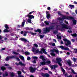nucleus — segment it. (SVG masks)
<instances>
[{
  "instance_id": "473e14b6",
  "label": "nucleus",
  "mask_w": 77,
  "mask_h": 77,
  "mask_svg": "<svg viewBox=\"0 0 77 77\" xmlns=\"http://www.w3.org/2000/svg\"><path fill=\"white\" fill-rule=\"evenodd\" d=\"M13 54H15V55H18V54H18L15 51H13Z\"/></svg>"
},
{
  "instance_id": "a878e982",
  "label": "nucleus",
  "mask_w": 77,
  "mask_h": 77,
  "mask_svg": "<svg viewBox=\"0 0 77 77\" xmlns=\"http://www.w3.org/2000/svg\"><path fill=\"white\" fill-rule=\"evenodd\" d=\"M50 15H51L50 14H48L47 15L46 17L47 18V19H49V18H50Z\"/></svg>"
},
{
  "instance_id": "4c0bfd02",
  "label": "nucleus",
  "mask_w": 77,
  "mask_h": 77,
  "mask_svg": "<svg viewBox=\"0 0 77 77\" xmlns=\"http://www.w3.org/2000/svg\"><path fill=\"white\" fill-rule=\"evenodd\" d=\"M46 63H48V64H50L51 63V61L50 60L47 61L45 62Z\"/></svg>"
},
{
  "instance_id": "423d86ee",
  "label": "nucleus",
  "mask_w": 77,
  "mask_h": 77,
  "mask_svg": "<svg viewBox=\"0 0 77 77\" xmlns=\"http://www.w3.org/2000/svg\"><path fill=\"white\" fill-rule=\"evenodd\" d=\"M56 60L58 65H59L60 66H62V64L60 63V62L62 61V59L60 58H56Z\"/></svg>"
},
{
  "instance_id": "c756f323",
  "label": "nucleus",
  "mask_w": 77,
  "mask_h": 77,
  "mask_svg": "<svg viewBox=\"0 0 77 77\" xmlns=\"http://www.w3.org/2000/svg\"><path fill=\"white\" fill-rule=\"evenodd\" d=\"M44 23L47 26L49 25V23L48 22V21H45Z\"/></svg>"
},
{
  "instance_id": "f704fd0d",
  "label": "nucleus",
  "mask_w": 77,
  "mask_h": 77,
  "mask_svg": "<svg viewBox=\"0 0 77 77\" xmlns=\"http://www.w3.org/2000/svg\"><path fill=\"white\" fill-rule=\"evenodd\" d=\"M27 22L29 23H32V20L30 19H29L27 20Z\"/></svg>"
},
{
  "instance_id": "8fccbe9b",
  "label": "nucleus",
  "mask_w": 77,
  "mask_h": 77,
  "mask_svg": "<svg viewBox=\"0 0 77 77\" xmlns=\"http://www.w3.org/2000/svg\"><path fill=\"white\" fill-rule=\"evenodd\" d=\"M25 29L26 30H30V28L28 27H27L26 28H25Z\"/></svg>"
},
{
  "instance_id": "58836bf2",
  "label": "nucleus",
  "mask_w": 77,
  "mask_h": 77,
  "mask_svg": "<svg viewBox=\"0 0 77 77\" xmlns=\"http://www.w3.org/2000/svg\"><path fill=\"white\" fill-rule=\"evenodd\" d=\"M45 77H50V75L47 73H45Z\"/></svg>"
},
{
  "instance_id": "c9c22d12",
  "label": "nucleus",
  "mask_w": 77,
  "mask_h": 77,
  "mask_svg": "<svg viewBox=\"0 0 77 77\" xmlns=\"http://www.w3.org/2000/svg\"><path fill=\"white\" fill-rule=\"evenodd\" d=\"M39 36L40 37V38H43L44 37V35H39Z\"/></svg>"
},
{
  "instance_id": "20e7f679",
  "label": "nucleus",
  "mask_w": 77,
  "mask_h": 77,
  "mask_svg": "<svg viewBox=\"0 0 77 77\" xmlns=\"http://www.w3.org/2000/svg\"><path fill=\"white\" fill-rule=\"evenodd\" d=\"M63 41H64V42H67V43H65V45L66 46H68V45H71V42L69 40L67 39L66 38H64L63 39Z\"/></svg>"
},
{
  "instance_id": "79ce46f5",
  "label": "nucleus",
  "mask_w": 77,
  "mask_h": 77,
  "mask_svg": "<svg viewBox=\"0 0 77 77\" xmlns=\"http://www.w3.org/2000/svg\"><path fill=\"white\" fill-rule=\"evenodd\" d=\"M73 60L74 61V62H75L77 61V58H73Z\"/></svg>"
},
{
  "instance_id": "9b49d317",
  "label": "nucleus",
  "mask_w": 77,
  "mask_h": 77,
  "mask_svg": "<svg viewBox=\"0 0 77 77\" xmlns=\"http://www.w3.org/2000/svg\"><path fill=\"white\" fill-rule=\"evenodd\" d=\"M13 57H14V56H8L6 57L5 58V60H6V61H8V60H9V59H13Z\"/></svg>"
},
{
  "instance_id": "dca6fc26",
  "label": "nucleus",
  "mask_w": 77,
  "mask_h": 77,
  "mask_svg": "<svg viewBox=\"0 0 77 77\" xmlns=\"http://www.w3.org/2000/svg\"><path fill=\"white\" fill-rule=\"evenodd\" d=\"M35 53H39L40 54H43V52H42L41 51H39V49H38L37 50L35 51Z\"/></svg>"
},
{
  "instance_id": "9d476101",
  "label": "nucleus",
  "mask_w": 77,
  "mask_h": 77,
  "mask_svg": "<svg viewBox=\"0 0 77 77\" xmlns=\"http://www.w3.org/2000/svg\"><path fill=\"white\" fill-rule=\"evenodd\" d=\"M60 48H61L62 50H69V48H64V46H60Z\"/></svg>"
},
{
  "instance_id": "7c9ffc66",
  "label": "nucleus",
  "mask_w": 77,
  "mask_h": 77,
  "mask_svg": "<svg viewBox=\"0 0 77 77\" xmlns=\"http://www.w3.org/2000/svg\"><path fill=\"white\" fill-rule=\"evenodd\" d=\"M31 35H37V33L36 32L33 33L31 32Z\"/></svg>"
},
{
  "instance_id": "39448f33",
  "label": "nucleus",
  "mask_w": 77,
  "mask_h": 77,
  "mask_svg": "<svg viewBox=\"0 0 77 77\" xmlns=\"http://www.w3.org/2000/svg\"><path fill=\"white\" fill-rule=\"evenodd\" d=\"M29 69L30 71V72L33 73L36 70V68L35 67L33 68L32 66H30L29 67Z\"/></svg>"
},
{
  "instance_id": "c03bdc74",
  "label": "nucleus",
  "mask_w": 77,
  "mask_h": 77,
  "mask_svg": "<svg viewBox=\"0 0 77 77\" xmlns=\"http://www.w3.org/2000/svg\"><path fill=\"white\" fill-rule=\"evenodd\" d=\"M51 55L52 56H56V54L53 53H51Z\"/></svg>"
},
{
  "instance_id": "aec40b11",
  "label": "nucleus",
  "mask_w": 77,
  "mask_h": 77,
  "mask_svg": "<svg viewBox=\"0 0 77 77\" xmlns=\"http://www.w3.org/2000/svg\"><path fill=\"white\" fill-rule=\"evenodd\" d=\"M72 62H71V61L69 60H68L67 61V63L69 65V66H71V63Z\"/></svg>"
},
{
  "instance_id": "338daca9",
  "label": "nucleus",
  "mask_w": 77,
  "mask_h": 77,
  "mask_svg": "<svg viewBox=\"0 0 77 77\" xmlns=\"http://www.w3.org/2000/svg\"><path fill=\"white\" fill-rule=\"evenodd\" d=\"M72 42H75V40L72 39Z\"/></svg>"
},
{
  "instance_id": "393cba45",
  "label": "nucleus",
  "mask_w": 77,
  "mask_h": 77,
  "mask_svg": "<svg viewBox=\"0 0 77 77\" xmlns=\"http://www.w3.org/2000/svg\"><path fill=\"white\" fill-rule=\"evenodd\" d=\"M57 38L58 39H62V37L61 36H59V35H57Z\"/></svg>"
},
{
  "instance_id": "052dcab7",
  "label": "nucleus",
  "mask_w": 77,
  "mask_h": 77,
  "mask_svg": "<svg viewBox=\"0 0 77 77\" xmlns=\"http://www.w3.org/2000/svg\"><path fill=\"white\" fill-rule=\"evenodd\" d=\"M8 68L9 69H11L12 67L10 66H9V67H8Z\"/></svg>"
},
{
  "instance_id": "2f4dec72",
  "label": "nucleus",
  "mask_w": 77,
  "mask_h": 77,
  "mask_svg": "<svg viewBox=\"0 0 77 77\" xmlns=\"http://www.w3.org/2000/svg\"><path fill=\"white\" fill-rule=\"evenodd\" d=\"M69 6H70L69 7L70 8H74V5H69Z\"/></svg>"
},
{
  "instance_id": "0eeeda50",
  "label": "nucleus",
  "mask_w": 77,
  "mask_h": 77,
  "mask_svg": "<svg viewBox=\"0 0 77 77\" xmlns=\"http://www.w3.org/2000/svg\"><path fill=\"white\" fill-rule=\"evenodd\" d=\"M57 49H55V48H54L52 50H51V52H53V53H54V52H55L56 53V54H59V50H58V49L56 48Z\"/></svg>"
},
{
  "instance_id": "ddd939ff",
  "label": "nucleus",
  "mask_w": 77,
  "mask_h": 77,
  "mask_svg": "<svg viewBox=\"0 0 77 77\" xmlns=\"http://www.w3.org/2000/svg\"><path fill=\"white\" fill-rule=\"evenodd\" d=\"M41 51H42V52L43 51V53H44V54H45L47 55L48 54H47V52H46V51H45V49L44 48H42Z\"/></svg>"
},
{
  "instance_id": "4468645a",
  "label": "nucleus",
  "mask_w": 77,
  "mask_h": 77,
  "mask_svg": "<svg viewBox=\"0 0 77 77\" xmlns=\"http://www.w3.org/2000/svg\"><path fill=\"white\" fill-rule=\"evenodd\" d=\"M57 66V65H54L51 66L50 67L51 69H56V68Z\"/></svg>"
},
{
  "instance_id": "72a5a7b5",
  "label": "nucleus",
  "mask_w": 77,
  "mask_h": 77,
  "mask_svg": "<svg viewBox=\"0 0 77 77\" xmlns=\"http://www.w3.org/2000/svg\"><path fill=\"white\" fill-rule=\"evenodd\" d=\"M11 77H14V75H15V74L14 73V72H12L11 74H10Z\"/></svg>"
},
{
  "instance_id": "b1692460",
  "label": "nucleus",
  "mask_w": 77,
  "mask_h": 77,
  "mask_svg": "<svg viewBox=\"0 0 77 77\" xmlns=\"http://www.w3.org/2000/svg\"><path fill=\"white\" fill-rule=\"evenodd\" d=\"M20 66H26V65H25L22 62L20 61Z\"/></svg>"
},
{
  "instance_id": "bf43d9fd",
  "label": "nucleus",
  "mask_w": 77,
  "mask_h": 77,
  "mask_svg": "<svg viewBox=\"0 0 77 77\" xmlns=\"http://www.w3.org/2000/svg\"><path fill=\"white\" fill-rule=\"evenodd\" d=\"M51 9V8H50V7H48L47 8V9H48V10H50Z\"/></svg>"
},
{
  "instance_id": "e433bc0d",
  "label": "nucleus",
  "mask_w": 77,
  "mask_h": 77,
  "mask_svg": "<svg viewBox=\"0 0 77 77\" xmlns=\"http://www.w3.org/2000/svg\"><path fill=\"white\" fill-rule=\"evenodd\" d=\"M5 27L6 29H9V28L8 27V26L7 24L5 25Z\"/></svg>"
},
{
  "instance_id": "f03ea898",
  "label": "nucleus",
  "mask_w": 77,
  "mask_h": 77,
  "mask_svg": "<svg viewBox=\"0 0 77 77\" xmlns=\"http://www.w3.org/2000/svg\"><path fill=\"white\" fill-rule=\"evenodd\" d=\"M54 25H52L49 27H46L45 28V30H44L43 32L45 33H48L50 32L51 30H54Z\"/></svg>"
},
{
  "instance_id": "a19ab883",
  "label": "nucleus",
  "mask_w": 77,
  "mask_h": 77,
  "mask_svg": "<svg viewBox=\"0 0 77 77\" xmlns=\"http://www.w3.org/2000/svg\"><path fill=\"white\" fill-rule=\"evenodd\" d=\"M41 75L42 77H45V74L42 73L41 74Z\"/></svg>"
},
{
  "instance_id": "49530a36",
  "label": "nucleus",
  "mask_w": 77,
  "mask_h": 77,
  "mask_svg": "<svg viewBox=\"0 0 77 77\" xmlns=\"http://www.w3.org/2000/svg\"><path fill=\"white\" fill-rule=\"evenodd\" d=\"M34 45L36 48H38V45H37V44H34Z\"/></svg>"
},
{
  "instance_id": "37998d69",
  "label": "nucleus",
  "mask_w": 77,
  "mask_h": 77,
  "mask_svg": "<svg viewBox=\"0 0 77 77\" xmlns=\"http://www.w3.org/2000/svg\"><path fill=\"white\" fill-rule=\"evenodd\" d=\"M32 58L35 60H37V59H38V57H33Z\"/></svg>"
},
{
  "instance_id": "0e129e2a",
  "label": "nucleus",
  "mask_w": 77,
  "mask_h": 77,
  "mask_svg": "<svg viewBox=\"0 0 77 77\" xmlns=\"http://www.w3.org/2000/svg\"><path fill=\"white\" fill-rule=\"evenodd\" d=\"M54 33H57L58 32H57V31H54Z\"/></svg>"
},
{
  "instance_id": "6e6552de",
  "label": "nucleus",
  "mask_w": 77,
  "mask_h": 77,
  "mask_svg": "<svg viewBox=\"0 0 77 77\" xmlns=\"http://www.w3.org/2000/svg\"><path fill=\"white\" fill-rule=\"evenodd\" d=\"M60 24L62 26L63 29H68V27L65 24H62V22H60Z\"/></svg>"
},
{
  "instance_id": "bb28decb",
  "label": "nucleus",
  "mask_w": 77,
  "mask_h": 77,
  "mask_svg": "<svg viewBox=\"0 0 77 77\" xmlns=\"http://www.w3.org/2000/svg\"><path fill=\"white\" fill-rule=\"evenodd\" d=\"M73 53L75 54L77 53V49H74Z\"/></svg>"
},
{
  "instance_id": "864d4df0",
  "label": "nucleus",
  "mask_w": 77,
  "mask_h": 77,
  "mask_svg": "<svg viewBox=\"0 0 77 77\" xmlns=\"http://www.w3.org/2000/svg\"><path fill=\"white\" fill-rule=\"evenodd\" d=\"M32 62L33 63H36V60L32 61Z\"/></svg>"
},
{
  "instance_id": "2eb2a0df",
  "label": "nucleus",
  "mask_w": 77,
  "mask_h": 77,
  "mask_svg": "<svg viewBox=\"0 0 77 77\" xmlns=\"http://www.w3.org/2000/svg\"><path fill=\"white\" fill-rule=\"evenodd\" d=\"M25 22H26V20H23L21 25V27H23L24 26V25L25 24Z\"/></svg>"
},
{
  "instance_id": "6ab92c4d",
  "label": "nucleus",
  "mask_w": 77,
  "mask_h": 77,
  "mask_svg": "<svg viewBox=\"0 0 77 77\" xmlns=\"http://www.w3.org/2000/svg\"><path fill=\"white\" fill-rule=\"evenodd\" d=\"M20 58L23 61H24V57L21 55H20Z\"/></svg>"
},
{
  "instance_id": "5701e85b",
  "label": "nucleus",
  "mask_w": 77,
  "mask_h": 77,
  "mask_svg": "<svg viewBox=\"0 0 77 77\" xmlns=\"http://www.w3.org/2000/svg\"><path fill=\"white\" fill-rule=\"evenodd\" d=\"M14 57L13 58V59H16L17 60H18L19 62H20V58L19 57H17L15 56H14Z\"/></svg>"
},
{
  "instance_id": "5fc2aeb1",
  "label": "nucleus",
  "mask_w": 77,
  "mask_h": 77,
  "mask_svg": "<svg viewBox=\"0 0 77 77\" xmlns=\"http://www.w3.org/2000/svg\"><path fill=\"white\" fill-rule=\"evenodd\" d=\"M17 74H18V77H20V71H17Z\"/></svg>"
},
{
  "instance_id": "f3484780",
  "label": "nucleus",
  "mask_w": 77,
  "mask_h": 77,
  "mask_svg": "<svg viewBox=\"0 0 77 77\" xmlns=\"http://www.w3.org/2000/svg\"><path fill=\"white\" fill-rule=\"evenodd\" d=\"M35 32H38L39 33H41L42 32V30L40 29H37L35 31Z\"/></svg>"
},
{
  "instance_id": "4d7b16f0",
  "label": "nucleus",
  "mask_w": 77,
  "mask_h": 77,
  "mask_svg": "<svg viewBox=\"0 0 77 77\" xmlns=\"http://www.w3.org/2000/svg\"><path fill=\"white\" fill-rule=\"evenodd\" d=\"M52 46H53L54 47L56 46V44H55V43H53L52 44Z\"/></svg>"
},
{
  "instance_id": "4be33fe9",
  "label": "nucleus",
  "mask_w": 77,
  "mask_h": 77,
  "mask_svg": "<svg viewBox=\"0 0 77 77\" xmlns=\"http://www.w3.org/2000/svg\"><path fill=\"white\" fill-rule=\"evenodd\" d=\"M72 23L74 25H76V24H77V20H72Z\"/></svg>"
},
{
  "instance_id": "774afa93",
  "label": "nucleus",
  "mask_w": 77,
  "mask_h": 77,
  "mask_svg": "<svg viewBox=\"0 0 77 77\" xmlns=\"http://www.w3.org/2000/svg\"><path fill=\"white\" fill-rule=\"evenodd\" d=\"M44 69H45V70H48V68H44Z\"/></svg>"
},
{
  "instance_id": "09e8293b",
  "label": "nucleus",
  "mask_w": 77,
  "mask_h": 77,
  "mask_svg": "<svg viewBox=\"0 0 77 77\" xmlns=\"http://www.w3.org/2000/svg\"><path fill=\"white\" fill-rule=\"evenodd\" d=\"M31 59V58H30V57H27V60H30Z\"/></svg>"
},
{
  "instance_id": "cd10ccee",
  "label": "nucleus",
  "mask_w": 77,
  "mask_h": 77,
  "mask_svg": "<svg viewBox=\"0 0 77 77\" xmlns=\"http://www.w3.org/2000/svg\"><path fill=\"white\" fill-rule=\"evenodd\" d=\"M25 55H29L30 53L28 51H26L25 52Z\"/></svg>"
},
{
  "instance_id": "680f3d73",
  "label": "nucleus",
  "mask_w": 77,
  "mask_h": 77,
  "mask_svg": "<svg viewBox=\"0 0 77 77\" xmlns=\"http://www.w3.org/2000/svg\"><path fill=\"white\" fill-rule=\"evenodd\" d=\"M61 30L62 32L63 30H65V29H64V28H62H62L61 29Z\"/></svg>"
},
{
  "instance_id": "e2e57ef3",
  "label": "nucleus",
  "mask_w": 77,
  "mask_h": 77,
  "mask_svg": "<svg viewBox=\"0 0 77 77\" xmlns=\"http://www.w3.org/2000/svg\"><path fill=\"white\" fill-rule=\"evenodd\" d=\"M66 54L67 55H69L70 53L69 52H67Z\"/></svg>"
},
{
  "instance_id": "a18cd8bd",
  "label": "nucleus",
  "mask_w": 77,
  "mask_h": 77,
  "mask_svg": "<svg viewBox=\"0 0 77 77\" xmlns=\"http://www.w3.org/2000/svg\"><path fill=\"white\" fill-rule=\"evenodd\" d=\"M32 51H33V52H35V51H36V48H32Z\"/></svg>"
},
{
  "instance_id": "69168bd1",
  "label": "nucleus",
  "mask_w": 77,
  "mask_h": 77,
  "mask_svg": "<svg viewBox=\"0 0 77 77\" xmlns=\"http://www.w3.org/2000/svg\"><path fill=\"white\" fill-rule=\"evenodd\" d=\"M24 33L25 34H27V32L26 31H24Z\"/></svg>"
},
{
  "instance_id": "6e6d98bb",
  "label": "nucleus",
  "mask_w": 77,
  "mask_h": 77,
  "mask_svg": "<svg viewBox=\"0 0 77 77\" xmlns=\"http://www.w3.org/2000/svg\"><path fill=\"white\" fill-rule=\"evenodd\" d=\"M15 64L16 65H17V66H18V65H20V62H19L18 63H15Z\"/></svg>"
},
{
  "instance_id": "603ef678",
  "label": "nucleus",
  "mask_w": 77,
  "mask_h": 77,
  "mask_svg": "<svg viewBox=\"0 0 77 77\" xmlns=\"http://www.w3.org/2000/svg\"><path fill=\"white\" fill-rule=\"evenodd\" d=\"M64 23H66V24H68V22L66 21V20H65Z\"/></svg>"
},
{
  "instance_id": "13d9d810",
  "label": "nucleus",
  "mask_w": 77,
  "mask_h": 77,
  "mask_svg": "<svg viewBox=\"0 0 77 77\" xmlns=\"http://www.w3.org/2000/svg\"><path fill=\"white\" fill-rule=\"evenodd\" d=\"M67 32H69V33H72V31L68 30Z\"/></svg>"
},
{
  "instance_id": "412c9836",
  "label": "nucleus",
  "mask_w": 77,
  "mask_h": 77,
  "mask_svg": "<svg viewBox=\"0 0 77 77\" xmlns=\"http://www.w3.org/2000/svg\"><path fill=\"white\" fill-rule=\"evenodd\" d=\"M29 19H30L31 20H32V18H33V19H34V18H35V17H34V16L32 15H29Z\"/></svg>"
},
{
  "instance_id": "c85d7f7f",
  "label": "nucleus",
  "mask_w": 77,
  "mask_h": 77,
  "mask_svg": "<svg viewBox=\"0 0 77 77\" xmlns=\"http://www.w3.org/2000/svg\"><path fill=\"white\" fill-rule=\"evenodd\" d=\"M9 30L7 29H5L4 30V32H9Z\"/></svg>"
},
{
  "instance_id": "ea45409f",
  "label": "nucleus",
  "mask_w": 77,
  "mask_h": 77,
  "mask_svg": "<svg viewBox=\"0 0 77 77\" xmlns=\"http://www.w3.org/2000/svg\"><path fill=\"white\" fill-rule=\"evenodd\" d=\"M72 72L74 74H77V73H75L74 70L73 69H72Z\"/></svg>"
},
{
  "instance_id": "f257e3e1",
  "label": "nucleus",
  "mask_w": 77,
  "mask_h": 77,
  "mask_svg": "<svg viewBox=\"0 0 77 77\" xmlns=\"http://www.w3.org/2000/svg\"><path fill=\"white\" fill-rule=\"evenodd\" d=\"M58 15H60V16L63 17L62 18L59 17L58 18V20H59L60 21H63V20H64L65 19L69 20L70 19V20H74V17H72L68 16V17H67L66 16H63V15L61 14V13H60V11H59L58 13Z\"/></svg>"
},
{
  "instance_id": "f8f14e48",
  "label": "nucleus",
  "mask_w": 77,
  "mask_h": 77,
  "mask_svg": "<svg viewBox=\"0 0 77 77\" xmlns=\"http://www.w3.org/2000/svg\"><path fill=\"white\" fill-rule=\"evenodd\" d=\"M20 40L22 41H23V42H28L29 43V41H28L26 39L24 38H20Z\"/></svg>"
},
{
  "instance_id": "3c124183",
  "label": "nucleus",
  "mask_w": 77,
  "mask_h": 77,
  "mask_svg": "<svg viewBox=\"0 0 77 77\" xmlns=\"http://www.w3.org/2000/svg\"><path fill=\"white\" fill-rule=\"evenodd\" d=\"M34 12V11H31V12H29V13L28 14V15H30L32 14V13H33Z\"/></svg>"
},
{
  "instance_id": "1a4fd4ad",
  "label": "nucleus",
  "mask_w": 77,
  "mask_h": 77,
  "mask_svg": "<svg viewBox=\"0 0 77 77\" xmlns=\"http://www.w3.org/2000/svg\"><path fill=\"white\" fill-rule=\"evenodd\" d=\"M61 68L62 70L63 74V75H65V77H67V76H68V73H66L65 74V70H64V69H63V67H61Z\"/></svg>"
},
{
  "instance_id": "de8ad7c7",
  "label": "nucleus",
  "mask_w": 77,
  "mask_h": 77,
  "mask_svg": "<svg viewBox=\"0 0 77 77\" xmlns=\"http://www.w3.org/2000/svg\"><path fill=\"white\" fill-rule=\"evenodd\" d=\"M5 76L6 77L8 76V72H5Z\"/></svg>"
},
{
  "instance_id": "7ed1b4c3",
  "label": "nucleus",
  "mask_w": 77,
  "mask_h": 77,
  "mask_svg": "<svg viewBox=\"0 0 77 77\" xmlns=\"http://www.w3.org/2000/svg\"><path fill=\"white\" fill-rule=\"evenodd\" d=\"M40 58L42 59V60L43 61L42 62L40 63L39 66H44V65H45L46 64V63H45V61L46 60L44 58V57L43 56V55H42L40 56Z\"/></svg>"
},
{
  "instance_id": "a211bd4d",
  "label": "nucleus",
  "mask_w": 77,
  "mask_h": 77,
  "mask_svg": "<svg viewBox=\"0 0 77 77\" xmlns=\"http://www.w3.org/2000/svg\"><path fill=\"white\" fill-rule=\"evenodd\" d=\"M1 69L3 71H4L5 70H6V67H5V66H2L1 67Z\"/></svg>"
}]
</instances>
